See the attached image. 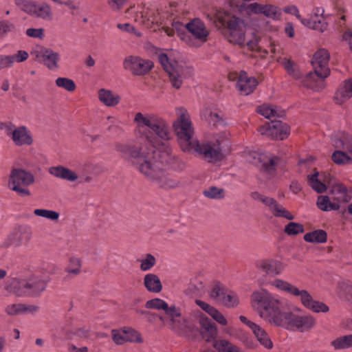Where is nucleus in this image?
<instances>
[{"label":"nucleus","mask_w":352,"mask_h":352,"mask_svg":"<svg viewBox=\"0 0 352 352\" xmlns=\"http://www.w3.org/2000/svg\"><path fill=\"white\" fill-rule=\"evenodd\" d=\"M204 195L210 199H221L223 198V189L212 186L204 191Z\"/></svg>","instance_id":"51"},{"label":"nucleus","mask_w":352,"mask_h":352,"mask_svg":"<svg viewBox=\"0 0 352 352\" xmlns=\"http://www.w3.org/2000/svg\"><path fill=\"white\" fill-rule=\"evenodd\" d=\"M352 97V80H346L339 87L334 96L338 104H342Z\"/></svg>","instance_id":"25"},{"label":"nucleus","mask_w":352,"mask_h":352,"mask_svg":"<svg viewBox=\"0 0 352 352\" xmlns=\"http://www.w3.org/2000/svg\"><path fill=\"white\" fill-rule=\"evenodd\" d=\"M214 320L221 325H226L228 322L223 315L220 313L217 309H214V311L210 313V315Z\"/></svg>","instance_id":"63"},{"label":"nucleus","mask_w":352,"mask_h":352,"mask_svg":"<svg viewBox=\"0 0 352 352\" xmlns=\"http://www.w3.org/2000/svg\"><path fill=\"white\" fill-rule=\"evenodd\" d=\"M34 214L52 221H58L60 217L58 212L47 209H35Z\"/></svg>","instance_id":"45"},{"label":"nucleus","mask_w":352,"mask_h":352,"mask_svg":"<svg viewBox=\"0 0 352 352\" xmlns=\"http://www.w3.org/2000/svg\"><path fill=\"white\" fill-rule=\"evenodd\" d=\"M198 323L200 327H198L201 338L207 342L213 341L217 335V329L212 321L207 317L201 316L198 318Z\"/></svg>","instance_id":"18"},{"label":"nucleus","mask_w":352,"mask_h":352,"mask_svg":"<svg viewBox=\"0 0 352 352\" xmlns=\"http://www.w3.org/2000/svg\"><path fill=\"white\" fill-rule=\"evenodd\" d=\"M31 16L40 18L44 20L51 21L52 19V12L50 6L45 3H35L34 8L32 11Z\"/></svg>","instance_id":"29"},{"label":"nucleus","mask_w":352,"mask_h":352,"mask_svg":"<svg viewBox=\"0 0 352 352\" xmlns=\"http://www.w3.org/2000/svg\"><path fill=\"white\" fill-rule=\"evenodd\" d=\"M46 286V282L38 276L24 279L25 296L38 297L45 290Z\"/></svg>","instance_id":"17"},{"label":"nucleus","mask_w":352,"mask_h":352,"mask_svg":"<svg viewBox=\"0 0 352 352\" xmlns=\"http://www.w3.org/2000/svg\"><path fill=\"white\" fill-rule=\"evenodd\" d=\"M134 122L139 128L148 127L149 133L155 134L161 140H166L170 138L169 127L166 122L155 114H143L138 112L135 114Z\"/></svg>","instance_id":"6"},{"label":"nucleus","mask_w":352,"mask_h":352,"mask_svg":"<svg viewBox=\"0 0 352 352\" xmlns=\"http://www.w3.org/2000/svg\"><path fill=\"white\" fill-rule=\"evenodd\" d=\"M226 293L225 287L220 283H217L211 289L209 295L214 300L221 303Z\"/></svg>","instance_id":"42"},{"label":"nucleus","mask_w":352,"mask_h":352,"mask_svg":"<svg viewBox=\"0 0 352 352\" xmlns=\"http://www.w3.org/2000/svg\"><path fill=\"white\" fill-rule=\"evenodd\" d=\"M155 161L164 169L165 167H169L175 170L182 171L186 167L185 163L177 156L166 151H158L156 148Z\"/></svg>","instance_id":"14"},{"label":"nucleus","mask_w":352,"mask_h":352,"mask_svg":"<svg viewBox=\"0 0 352 352\" xmlns=\"http://www.w3.org/2000/svg\"><path fill=\"white\" fill-rule=\"evenodd\" d=\"M16 6L30 15L34 8L36 1L32 0H14Z\"/></svg>","instance_id":"50"},{"label":"nucleus","mask_w":352,"mask_h":352,"mask_svg":"<svg viewBox=\"0 0 352 352\" xmlns=\"http://www.w3.org/2000/svg\"><path fill=\"white\" fill-rule=\"evenodd\" d=\"M74 334L80 338H89L90 336V329L86 327H80L74 330Z\"/></svg>","instance_id":"64"},{"label":"nucleus","mask_w":352,"mask_h":352,"mask_svg":"<svg viewBox=\"0 0 352 352\" xmlns=\"http://www.w3.org/2000/svg\"><path fill=\"white\" fill-rule=\"evenodd\" d=\"M305 231L304 227L299 223L290 222L287 224L284 228V232L289 235H297L300 233H303Z\"/></svg>","instance_id":"46"},{"label":"nucleus","mask_w":352,"mask_h":352,"mask_svg":"<svg viewBox=\"0 0 352 352\" xmlns=\"http://www.w3.org/2000/svg\"><path fill=\"white\" fill-rule=\"evenodd\" d=\"M293 294L295 296H300L302 304L309 309L314 312H327L329 307L327 305L322 302L314 300L312 296L307 290H299L298 288L296 289Z\"/></svg>","instance_id":"16"},{"label":"nucleus","mask_w":352,"mask_h":352,"mask_svg":"<svg viewBox=\"0 0 352 352\" xmlns=\"http://www.w3.org/2000/svg\"><path fill=\"white\" fill-rule=\"evenodd\" d=\"M252 302L260 305L258 310L261 318L276 326H283L285 320L289 319L290 311H285L283 302L276 298L265 289L255 291L251 296Z\"/></svg>","instance_id":"4"},{"label":"nucleus","mask_w":352,"mask_h":352,"mask_svg":"<svg viewBox=\"0 0 352 352\" xmlns=\"http://www.w3.org/2000/svg\"><path fill=\"white\" fill-rule=\"evenodd\" d=\"M208 18L231 43L242 45L245 40V21L229 11L217 10Z\"/></svg>","instance_id":"3"},{"label":"nucleus","mask_w":352,"mask_h":352,"mask_svg":"<svg viewBox=\"0 0 352 352\" xmlns=\"http://www.w3.org/2000/svg\"><path fill=\"white\" fill-rule=\"evenodd\" d=\"M20 309L21 314H25L28 313L34 314L39 309V307L34 305H26L20 303Z\"/></svg>","instance_id":"62"},{"label":"nucleus","mask_w":352,"mask_h":352,"mask_svg":"<svg viewBox=\"0 0 352 352\" xmlns=\"http://www.w3.org/2000/svg\"><path fill=\"white\" fill-rule=\"evenodd\" d=\"M300 79L302 86L312 89H316L318 88V83L322 82L324 80L317 76L315 71L307 73L305 76H302Z\"/></svg>","instance_id":"37"},{"label":"nucleus","mask_w":352,"mask_h":352,"mask_svg":"<svg viewBox=\"0 0 352 352\" xmlns=\"http://www.w3.org/2000/svg\"><path fill=\"white\" fill-rule=\"evenodd\" d=\"M168 317L172 323V328L177 329L179 333H197V325L194 321L182 316L179 309L173 305V311Z\"/></svg>","instance_id":"11"},{"label":"nucleus","mask_w":352,"mask_h":352,"mask_svg":"<svg viewBox=\"0 0 352 352\" xmlns=\"http://www.w3.org/2000/svg\"><path fill=\"white\" fill-rule=\"evenodd\" d=\"M145 307L147 309H154L157 310H164V313L168 316L173 311V305L169 307L168 303L160 298H153L146 302Z\"/></svg>","instance_id":"34"},{"label":"nucleus","mask_w":352,"mask_h":352,"mask_svg":"<svg viewBox=\"0 0 352 352\" xmlns=\"http://www.w3.org/2000/svg\"><path fill=\"white\" fill-rule=\"evenodd\" d=\"M49 173L57 178L67 180L71 182H75L78 178L76 173L69 169L68 168L60 165L50 167L49 168Z\"/></svg>","instance_id":"26"},{"label":"nucleus","mask_w":352,"mask_h":352,"mask_svg":"<svg viewBox=\"0 0 352 352\" xmlns=\"http://www.w3.org/2000/svg\"><path fill=\"white\" fill-rule=\"evenodd\" d=\"M35 182L34 175L21 168H13L10 170L8 187L21 197H28L31 195L28 186Z\"/></svg>","instance_id":"7"},{"label":"nucleus","mask_w":352,"mask_h":352,"mask_svg":"<svg viewBox=\"0 0 352 352\" xmlns=\"http://www.w3.org/2000/svg\"><path fill=\"white\" fill-rule=\"evenodd\" d=\"M3 289L17 297L25 296L24 279L13 278L5 282Z\"/></svg>","instance_id":"24"},{"label":"nucleus","mask_w":352,"mask_h":352,"mask_svg":"<svg viewBox=\"0 0 352 352\" xmlns=\"http://www.w3.org/2000/svg\"><path fill=\"white\" fill-rule=\"evenodd\" d=\"M41 56L48 69H54L58 67L59 54L57 52H54L50 49H45Z\"/></svg>","instance_id":"33"},{"label":"nucleus","mask_w":352,"mask_h":352,"mask_svg":"<svg viewBox=\"0 0 352 352\" xmlns=\"http://www.w3.org/2000/svg\"><path fill=\"white\" fill-rule=\"evenodd\" d=\"M271 285L277 289L285 292L291 295H293L296 289V287L292 285L291 283L285 281L282 279H275L271 282Z\"/></svg>","instance_id":"43"},{"label":"nucleus","mask_w":352,"mask_h":352,"mask_svg":"<svg viewBox=\"0 0 352 352\" xmlns=\"http://www.w3.org/2000/svg\"><path fill=\"white\" fill-rule=\"evenodd\" d=\"M316 205L322 211L337 210L340 209L339 204L334 202V201H331L329 196H319Z\"/></svg>","instance_id":"35"},{"label":"nucleus","mask_w":352,"mask_h":352,"mask_svg":"<svg viewBox=\"0 0 352 352\" xmlns=\"http://www.w3.org/2000/svg\"><path fill=\"white\" fill-rule=\"evenodd\" d=\"M98 98L101 102L107 107H113L120 102V96L113 94L111 90L100 89L98 91Z\"/></svg>","instance_id":"30"},{"label":"nucleus","mask_w":352,"mask_h":352,"mask_svg":"<svg viewBox=\"0 0 352 352\" xmlns=\"http://www.w3.org/2000/svg\"><path fill=\"white\" fill-rule=\"evenodd\" d=\"M250 197L255 201H258L268 207L272 214L276 217H282L293 220L294 216L272 197L265 196L257 191L252 192Z\"/></svg>","instance_id":"9"},{"label":"nucleus","mask_w":352,"mask_h":352,"mask_svg":"<svg viewBox=\"0 0 352 352\" xmlns=\"http://www.w3.org/2000/svg\"><path fill=\"white\" fill-rule=\"evenodd\" d=\"M26 34L29 37L43 38L44 30L43 28H28L26 30Z\"/></svg>","instance_id":"60"},{"label":"nucleus","mask_w":352,"mask_h":352,"mask_svg":"<svg viewBox=\"0 0 352 352\" xmlns=\"http://www.w3.org/2000/svg\"><path fill=\"white\" fill-rule=\"evenodd\" d=\"M318 172L307 175L309 185L318 193H322L327 190L326 185L318 179Z\"/></svg>","instance_id":"39"},{"label":"nucleus","mask_w":352,"mask_h":352,"mask_svg":"<svg viewBox=\"0 0 352 352\" xmlns=\"http://www.w3.org/2000/svg\"><path fill=\"white\" fill-rule=\"evenodd\" d=\"M112 339L116 344H123L127 342L126 330H116L113 329L111 331Z\"/></svg>","instance_id":"53"},{"label":"nucleus","mask_w":352,"mask_h":352,"mask_svg":"<svg viewBox=\"0 0 352 352\" xmlns=\"http://www.w3.org/2000/svg\"><path fill=\"white\" fill-rule=\"evenodd\" d=\"M139 261L140 262V268L143 272L150 270L156 263L155 256L151 254H146L145 258Z\"/></svg>","instance_id":"49"},{"label":"nucleus","mask_w":352,"mask_h":352,"mask_svg":"<svg viewBox=\"0 0 352 352\" xmlns=\"http://www.w3.org/2000/svg\"><path fill=\"white\" fill-rule=\"evenodd\" d=\"M155 138L146 135L145 141L149 145L140 146L133 144L116 145L122 157L130 162L147 179L154 182L160 188L173 189L181 186V182L166 173L155 161Z\"/></svg>","instance_id":"1"},{"label":"nucleus","mask_w":352,"mask_h":352,"mask_svg":"<svg viewBox=\"0 0 352 352\" xmlns=\"http://www.w3.org/2000/svg\"><path fill=\"white\" fill-rule=\"evenodd\" d=\"M316 11V12L312 14L309 19H302L298 10V12H294V14L305 26L323 32L328 27V24L325 21V19L323 16L324 10L322 8H317Z\"/></svg>","instance_id":"15"},{"label":"nucleus","mask_w":352,"mask_h":352,"mask_svg":"<svg viewBox=\"0 0 352 352\" xmlns=\"http://www.w3.org/2000/svg\"><path fill=\"white\" fill-rule=\"evenodd\" d=\"M239 301L237 295L233 292H228L223 298L222 305L227 307H234L238 305Z\"/></svg>","instance_id":"48"},{"label":"nucleus","mask_w":352,"mask_h":352,"mask_svg":"<svg viewBox=\"0 0 352 352\" xmlns=\"http://www.w3.org/2000/svg\"><path fill=\"white\" fill-rule=\"evenodd\" d=\"M327 234L323 230H316L305 234L304 240L309 243H322L327 241Z\"/></svg>","instance_id":"36"},{"label":"nucleus","mask_w":352,"mask_h":352,"mask_svg":"<svg viewBox=\"0 0 352 352\" xmlns=\"http://www.w3.org/2000/svg\"><path fill=\"white\" fill-rule=\"evenodd\" d=\"M158 59L163 69L168 74L172 87L176 89L181 88L184 79L193 74V69L175 60H170L167 54L161 53Z\"/></svg>","instance_id":"5"},{"label":"nucleus","mask_w":352,"mask_h":352,"mask_svg":"<svg viewBox=\"0 0 352 352\" xmlns=\"http://www.w3.org/2000/svg\"><path fill=\"white\" fill-rule=\"evenodd\" d=\"M144 285L150 292L160 293L162 290L161 280L155 274H147L144 276Z\"/></svg>","instance_id":"28"},{"label":"nucleus","mask_w":352,"mask_h":352,"mask_svg":"<svg viewBox=\"0 0 352 352\" xmlns=\"http://www.w3.org/2000/svg\"><path fill=\"white\" fill-rule=\"evenodd\" d=\"M123 65L124 69L131 71L133 75L143 76L152 69L153 63L151 60L131 56L124 59Z\"/></svg>","instance_id":"13"},{"label":"nucleus","mask_w":352,"mask_h":352,"mask_svg":"<svg viewBox=\"0 0 352 352\" xmlns=\"http://www.w3.org/2000/svg\"><path fill=\"white\" fill-rule=\"evenodd\" d=\"M31 238L32 232L27 227L23 225H16L2 243L1 247L4 248H19L23 245L28 244Z\"/></svg>","instance_id":"8"},{"label":"nucleus","mask_w":352,"mask_h":352,"mask_svg":"<svg viewBox=\"0 0 352 352\" xmlns=\"http://www.w3.org/2000/svg\"><path fill=\"white\" fill-rule=\"evenodd\" d=\"M55 82L57 87L63 88L69 92L74 91L76 87L73 80L65 77L56 78Z\"/></svg>","instance_id":"44"},{"label":"nucleus","mask_w":352,"mask_h":352,"mask_svg":"<svg viewBox=\"0 0 352 352\" xmlns=\"http://www.w3.org/2000/svg\"><path fill=\"white\" fill-rule=\"evenodd\" d=\"M289 319L285 320V324L296 327L301 331L310 329L315 324V320L311 316H298L290 311Z\"/></svg>","instance_id":"23"},{"label":"nucleus","mask_w":352,"mask_h":352,"mask_svg":"<svg viewBox=\"0 0 352 352\" xmlns=\"http://www.w3.org/2000/svg\"><path fill=\"white\" fill-rule=\"evenodd\" d=\"M10 136L16 146H30L33 143V138L25 126H14Z\"/></svg>","instance_id":"19"},{"label":"nucleus","mask_w":352,"mask_h":352,"mask_svg":"<svg viewBox=\"0 0 352 352\" xmlns=\"http://www.w3.org/2000/svg\"><path fill=\"white\" fill-rule=\"evenodd\" d=\"M256 266L258 270L272 276L279 275L285 268L283 263L272 258L261 260L256 263Z\"/></svg>","instance_id":"20"},{"label":"nucleus","mask_w":352,"mask_h":352,"mask_svg":"<svg viewBox=\"0 0 352 352\" xmlns=\"http://www.w3.org/2000/svg\"><path fill=\"white\" fill-rule=\"evenodd\" d=\"M332 199L336 203H346L351 199V196L348 194L347 188L342 184H337L332 187L331 192Z\"/></svg>","instance_id":"27"},{"label":"nucleus","mask_w":352,"mask_h":352,"mask_svg":"<svg viewBox=\"0 0 352 352\" xmlns=\"http://www.w3.org/2000/svg\"><path fill=\"white\" fill-rule=\"evenodd\" d=\"M4 311L8 316L21 315L20 303L7 305L4 309Z\"/></svg>","instance_id":"56"},{"label":"nucleus","mask_w":352,"mask_h":352,"mask_svg":"<svg viewBox=\"0 0 352 352\" xmlns=\"http://www.w3.org/2000/svg\"><path fill=\"white\" fill-rule=\"evenodd\" d=\"M181 146L184 152L196 153L202 159L208 163L215 164L223 158L221 142L217 140L215 142L199 143L192 137L193 129L191 122L182 114L177 121L173 124Z\"/></svg>","instance_id":"2"},{"label":"nucleus","mask_w":352,"mask_h":352,"mask_svg":"<svg viewBox=\"0 0 352 352\" xmlns=\"http://www.w3.org/2000/svg\"><path fill=\"white\" fill-rule=\"evenodd\" d=\"M329 58L330 54L325 49H320L314 54L311 64L317 76L321 80H324L330 75L328 67Z\"/></svg>","instance_id":"12"},{"label":"nucleus","mask_w":352,"mask_h":352,"mask_svg":"<svg viewBox=\"0 0 352 352\" xmlns=\"http://www.w3.org/2000/svg\"><path fill=\"white\" fill-rule=\"evenodd\" d=\"M258 85V81L254 77H249L246 72H241L239 76L236 87L243 95L248 96L252 93Z\"/></svg>","instance_id":"22"},{"label":"nucleus","mask_w":352,"mask_h":352,"mask_svg":"<svg viewBox=\"0 0 352 352\" xmlns=\"http://www.w3.org/2000/svg\"><path fill=\"white\" fill-rule=\"evenodd\" d=\"M16 32V25L8 20H0V39Z\"/></svg>","instance_id":"41"},{"label":"nucleus","mask_w":352,"mask_h":352,"mask_svg":"<svg viewBox=\"0 0 352 352\" xmlns=\"http://www.w3.org/2000/svg\"><path fill=\"white\" fill-rule=\"evenodd\" d=\"M261 135L274 140H283L290 133V127L280 120H272L259 128Z\"/></svg>","instance_id":"10"},{"label":"nucleus","mask_w":352,"mask_h":352,"mask_svg":"<svg viewBox=\"0 0 352 352\" xmlns=\"http://www.w3.org/2000/svg\"><path fill=\"white\" fill-rule=\"evenodd\" d=\"M230 342L226 340H214L212 346L219 351V352H228V349L230 348Z\"/></svg>","instance_id":"57"},{"label":"nucleus","mask_w":352,"mask_h":352,"mask_svg":"<svg viewBox=\"0 0 352 352\" xmlns=\"http://www.w3.org/2000/svg\"><path fill=\"white\" fill-rule=\"evenodd\" d=\"M284 67L289 75L292 76L295 79L298 80L302 78L301 72L293 61L290 60H286L284 63Z\"/></svg>","instance_id":"47"},{"label":"nucleus","mask_w":352,"mask_h":352,"mask_svg":"<svg viewBox=\"0 0 352 352\" xmlns=\"http://www.w3.org/2000/svg\"><path fill=\"white\" fill-rule=\"evenodd\" d=\"M207 121L210 124L217 126L223 122V117L217 112L210 111L207 117Z\"/></svg>","instance_id":"59"},{"label":"nucleus","mask_w":352,"mask_h":352,"mask_svg":"<svg viewBox=\"0 0 352 352\" xmlns=\"http://www.w3.org/2000/svg\"><path fill=\"white\" fill-rule=\"evenodd\" d=\"M250 324L252 325V331L257 340L265 348L271 349L273 347V343L267 332L257 324Z\"/></svg>","instance_id":"31"},{"label":"nucleus","mask_w":352,"mask_h":352,"mask_svg":"<svg viewBox=\"0 0 352 352\" xmlns=\"http://www.w3.org/2000/svg\"><path fill=\"white\" fill-rule=\"evenodd\" d=\"M81 261L76 257L70 258L65 271L68 274L75 276L81 273Z\"/></svg>","instance_id":"40"},{"label":"nucleus","mask_w":352,"mask_h":352,"mask_svg":"<svg viewBox=\"0 0 352 352\" xmlns=\"http://www.w3.org/2000/svg\"><path fill=\"white\" fill-rule=\"evenodd\" d=\"M279 158L277 157L270 158L268 162L263 163V170L269 175H273L276 170L275 166Z\"/></svg>","instance_id":"54"},{"label":"nucleus","mask_w":352,"mask_h":352,"mask_svg":"<svg viewBox=\"0 0 352 352\" xmlns=\"http://www.w3.org/2000/svg\"><path fill=\"white\" fill-rule=\"evenodd\" d=\"M13 65V57L11 56L0 55V69H3Z\"/></svg>","instance_id":"61"},{"label":"nucleus","mask_w":352,"mask_h":352,"mask_svg":"<svg viewBox=\"0 0 352 352\" xmlns=\"http://www.w3.org/2000/svg\"><path fill=\"white\" fill-rule=\"evenodd\" d=\"M184 27L190 32L195 39L204 43L207 41L209 32L206 28L205 24L199 19H194Z\"/></svg>","instance_id":"21"},{"label":"nucleus","mask_w":352,"mask_h":352,"mask_svg":"<svg viewBox=\"0 0 352 352\" xmlns=\"http://www.w3.org/2000/svg\"><path fill=\"white\" fill-rule=\"evenodd\" d=\"M347 152L336 151L331 155L333 162L338 165H346L352 163V148L346 147Z\"/></svg>","instance_id":"32"},{"label":"nucleus","mask_w":352,"mask_h":352,"mask_svg":"<svg viewBox=\"0 0 352 352\" xmlns=\"http://www.w3.org/2000/svg\"><path fill=\"white\" fill-rule=\"evenodd\" d=\"M262 14L267 17L272 18L273 19H278L280 15V12L278 8L272 5L263 6Z\"/></svg>","instance_id":"52"},{"label":"nucleus","mask_w":352,"mask_h":352,"mask_svg":"<svg viewBox=\"0 0 352 352\" xmlns=\"http://www.w3.org/2000/svg\"><path fill=\"white\" fill-rule=\"evenodd\" d=\"M257 111L265 118L270 119L272 118L273 112L274 113L275 110H274V106L263 104L258 107Z\"/></svg>","instance_id":"58"},{"label":"nucleus","mask_w":352,"mask_h":352,"mask_svg":"<svg viewBox=\"0 0 352 352\" xmlns=\"http://www.w3.org/2000/svg\"><path fill=\"white\" fill-rule=\"evenodd\" d=\"M126 338L127 342L135 343H142L143 342L141 334L133 329L126 330Z\"/></svg>","instance_id":"55"},{"label":"nucleus","mask_w":352,"mask_h":352,"mask_svg":"<svg viewBox=\"0 0 352 352\" xmlns=\"http://www.w3.org/2000/svg\"><path fill=\"white\" fill-rule=\"evenodd\" d=\"M335 350L345 349L352 346V334L338 337L331 342Z\"/></svg>","instance_id":"38"}]
</instances>
